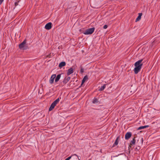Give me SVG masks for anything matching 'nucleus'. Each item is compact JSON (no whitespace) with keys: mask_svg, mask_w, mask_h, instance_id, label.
Masks as SVG:
<instances>
[{"mask_svg":"<svg viewBox=\"0 0 160 160\" xmlns=\"http://www.w3.org/2000/svg\"><path fill=\"white\" fill-rule=\"evenodd\" d=\"M73 69L72 68H71L68 70L67 74L68 76L73 73Z\"/></svg>","mask_w":160,"mask_h":160,"instance_id":"9","label":"nucleus"},{"mask_svg":"<svg viewBox=\"0 0 160 160\" xmlns=\"http://www.w3.org/2000/svg\"><path fill=\"white\" fill-rule=\"evenodd\" d=\"M106 84H104L103 85V86H102L99 89V91H102L103 90L104 88H105V86Z\"/></svg>","mask_w":160,"mask_h":160,"instance_id":"16","label":"nucleus"},{"mask_svg":"<svg viewBox=\"0 0 160 160\" xmlns=\"http://www.w3.org/2000/svg\"><path fill=\"white\" fill-rule=\"evenodd\" d=\"M70 79V77H68L65 78L64 80L63 81V82L64 84H66L68 82Z\"/></svg>","mask_w":160,"mask_h":160,"instance_id":"10","label":"nucleus"},{"mask_svg":"<svg viewBox=\"0 0 160 160\" xmlns=\"http://www.w3.org/2000/svg\"><path fill=\"white\" fill-rule=\"evenodd\" d=\"M88 77L87 75H86L84 77L82 81L81 86H82V84L85 82L86 80H88Z\"/></svg>","mask_w":160,"mask_h":160,"instance_id":"13","label":"nucleus"},{"mask_svg":"<svg viewBox=\"0 0 160 160\" xmlns=\"http://www.w3.org/2000/svg\"><path fill=\"white\" fill-rule=\"evenodd\" d=\"M3 0H0V5H1L2 3Z\"/></svg>","mask_w":160,"mask_h":160,"instance_id":"23","label":"nucleus"},{"mask_svg":"<svg viewBox=\"0 0 160 160\" xmlns=\"http://www.w3.org/2000/svg\"><path fill=\"white\" fill-rule=\"evenodd\" d=\"M73 156V155H72L71 156L69 157L66 159H65V160H69L72 158V157Z\"/></svg>","mask_w":160,"mask_h":160,"instance_id":"19","label":"nucleus"},{"mask_svg":"<svg viewBox=\"0 0 160 160\" xmlns=\"http://www.w3.org/2000/svg\"><path fill=\"white\" fill-rule=\"evenodd\" d=\"M61 76V74H58L55 79V81L56 82H57L59 80Z\"/></svg>","mask_w":160,"mask_h":160,"instance_id":"14","label":"nucleus"},{"mask_svg":"<svg viewBox=\"0 0 160 160\" xmlns=\"http://www.w3.org/2000/svg\"><path fill=\"white\" fill-rule=\"evenodd\" d=\"M95 29V28L93 27L88 28L84 32L83 34L85 35L91 34L94 32Z\"/></svg>","mask_w":160,"mask_h":160,"instance_id":"3","label":"nucleus"},{"mask_svg":"<svg viewBox=\"0 0 160 160\" xmlns=\"http://www.w3.org/2000/svg\"><path fill=\"white\" fill-rule=\"evenodd\" d=\"M132 134L131 132H128L125 135V139L126 140H128L131 136Z\"/></svg>","mask_w":160,"mask_h":160,"instance_id":"8","label":"nucleus"},{"mask_svg":"<svg viewBox=\"0 0 160 160\" xmlns=\"http://www.w3.org/2000/svg\"><path fill=\"white\" fill-rule=\"evenodd\" d=\"M98 102V100L97 99H95L92 102L93 103H94L96 102Z\"/></svg>","mask_w":160,"mask_h":160,"instance_id":"18","label":"nucleus"},{"mask_svg":"<svg viewBox=\"0 0 160 160\" xmlns=\"http://www.w3.org/2000/svg\"><path fill=\"white\" fill-rule=\"evenodd\" d=\"M26 40L25 39L19 45V48L20 49H22L25 47L26 43Z\"/></svg>","mask_w":160,"mask_h":160,"instance_id":"4","label":"nucleus"},{"mask_svg":"<svg viewBox=\"0 0 160 160\" xmlns=\"http://www.w3.org/2000/svg\"><path fill=\"white\" fill-rule=\"evenodd\" d=\"M19 1H18V2H16L15 3V6H17L18 5V2H19Z\"/></svg>","mask_w":160,"mask_h":160,"instance_id":"22","label":"nucleus"},{"mask_svg":"<svg viewBox=\"0 0 160 160\" xmlns=\"http://www.w3.org/2000/svg\"><path fill=\"white\" fill-rule=\"evenodd\" d=\"M60 99L58 98L55 101H54L51 104L50 108H49V111H51L55 107V106L58 103Z\"/></svg>","mask_w":160,"mask_h":160,"instance_id":"2","label":"nucleus"},{"mask_svg":"<svg viewBox=\"0 0 160 160\" xmlns=\"http://www.w3.org/2000/svg\"><path fill=\"white\" fill-rule=\"evenodd\" d=\"M142 59L134 63L135 68L134 69L133 71L135 74H137L140 71L143 65V63L142 62Z\"/></svg>","mask_w":160,"mask_h":160,"instance_id":"1","label":"nucleus"},{"mask_svg":"<svg viewBox=\"0 0 160 160\" xmlns=\"http://www.w3.org/2000/svg\"><path fill=\"white\" fill-rule=\"evenodd\" d=\"M72 155H73V156H74V155L76 156H77V157H78V156L76 154H73Z\"/></svg>","mask_w":160,"mask_h":160,"instance_id":"24","label":"nucleus"},{"mask_svg":"<svg viewBox=\"0 0 160 160\" xmlns=\"http://www.w3.org/2000/svg\"><path fill=\"white\" fill-rule=\"evenodd\" d=\"M120 136H118L115 140V142L112 145V147H114L115 146L118 145V141L119 140Z\"/></svg>","mask_w":160,"mask_h":160,"instance_id":"7","label":"nucleus"},{"mask_svg":"<svg viewBox=\"0 0 160 160\" xmlns=\"http://www.w3.org/2000/svg\"><path fill=\"white\" fill-rule=\"evenodd\" d=\"M148 127H149V126H148V125H146V126H141V127H139L138 129V130H140V129H143V128H148Z\"/></svg>","mask_w":160,"mask_h":160,"instance_id":"17","label":"nucleus"},{"mask_svg":"<svg viewBox=\"0 0 160 160\" xmlns=\"http://www.w3.org/2000/svg\"><path fill=\"white\" fill-rule=\"evenodd\" d=\"M80 72L81 73H83L84 72V69L82 67L80 70Z\"/></svg>","mask_w":160,"mask_h":160,"instance_id":"20","label":"nucleus"},{"mask_svg":"<svg viewBox=\"0 0 160 160\" xmlns=\"http://www.w3.org/2000/svg\"><path fill=\"white\" fill-rule=\"evenodd\" d=\"M108 26L107 25H105L103 27V28L106 29L108 28Z\"/></svg>","mask_w":160,"mask_h":160,"instance_id":"21","label":"nucleus"},{"mask_svg":"<svg viewBox=\"0 0 160 160\" xmlns=\"http://www.w3.org/2000/svg\"><path fill=\"white\" fill-rule=\"evenodd\" d=\"M56 77L55 74H53L52 75L49 81V82L50 84H52L53 83L54 79Z\"/></svg>","mask_w":160,"mask_h":160,"instance_id":"6","label":"nucleus"},{"mask_svg":"<svg viewBox=\"0 0 160 160\" xmlns=\"http://www.w3.org/2000/svg\"><path fill=\"white\" fill-rule=\"evenodd\" d=\"M66 63L65 62H62L59 64V67L60 68H62L63 67L65 66Z\"/></svg>","mask_w":160,"mask_h":160,"instance_id":"11","label":"nucleus"},{"mask_svg":"<svg viewBox=\"0 0 160 160\" xmlns=\"http://www.w3.org/2000/svg\"><path fill=\"white\" fill-rule=\"evenodd\" d=\"M142 13H140L138 14V16L137 18L136 19V22H137L139 21L141 18V16L142 15Z\"/></svg>","mask_w":160,"mask_h":160,"instance_id":"12","label":"nucleus"},{"mask_svg":"<svg viewBox=\"0 0 160 160\" xmlns=\"http://www.w3.org/2000/svg\"><path fill=\"white\" fill-rule=\"evenodd\" d=\"M52 23L51 22L47 23L45 26V28L49 30L52 28Z\"/></svg>","mask_w":160,"mask_h":160,"instance_id":"5","label":"nucleus"},{"mask_svg":"<svg viewBox=\"0 0 160 160\" xmlns=\"http://www.w3.org/2000/svg\"><path fill=\"white\" fill-rule=\"evenodd\" d=\"M135 137H134L133 138V139L131 141V143L130 144L131 145H134L135 143L136 140H135Z\"/></svg>","mask_w":160,"mask_h":160,"instance_id":"15","label":"nucleus"}]
</instances>
